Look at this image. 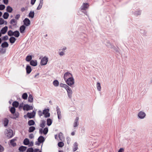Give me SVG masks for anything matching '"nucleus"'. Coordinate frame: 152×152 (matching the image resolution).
<instances>
[{
  "label": "nucleus",
  "mask_w": 152,
  "mask_h": 152,
  "mask_svg": "<svg viewBox=\"0 0 152 152\" xmlns=\"http://www.w3.org/2000/svg\"><path fill=\"white\" fill-rule=\"evenodd\" d=\"M66 84L69 86L72 87L75 83L74 80L73 78L72 77L68 78L66 80H65Z\"/></svg>",
  "instance_id": "f257e3e1"
},
{
  "label": "nucleus",
  "mask_w": 152,
  "mask_h": 152,
  "mask_svg": "<svg viewBox=\"0 0 152 152\" xmlns=\"http://www.w3.org/2000/svg\"><path fill=\"white\" fill-rule=\"evenodd\" d=\"M49 110L48 109H46L44 110L42 112V114L44 115L45 118L49 117L50 116V113H49Z\"/></svg>",
  "instance_id": "f03ea898"
},
{
  "label": "nucleus",
  "mask_w": 152,
  "mask_h": 152,
  "mask_svg": "<svg viewBox=\"0 0 152 152\" xmlns=\"http://www.w3.org/2000/svg\"><path fill=\"white\" fill-rule=\"evenodd\" d=\"M67 93L68 96L69 98H71L72 97V91L71 88L68 86L66 89Z\"/></svg>",
  "instance_id": "7ed1b4c3"
},
{
  "label": "nucleus",
  "mask_w": 152,
  "mask_h": 152,
  "mask_svg": "<svg viewBox=\"0 0 152 152\" xmlns=\"http://www.w3.org/2000/svg\"><path fill=\"white\" fill-rule=\"evenodd\" d=\"M48 61V58L47 57L45 56L43 57L41 60V64L42 65H46Z\"/></svg>",
  "instance_id": "20e7f679"
},
{
  "label": "nucleus",
  "mask_w": 152,
  "mask_h": 152,
  "mask_svg": "<svg viewBox=\"0 0 152 152\" xmlns=\"http://www.w3.org/2000/svg\"><path fill=\"white\" fill-rule=\"evenodd\" d=\"M72 77V74L69 72L65 73L64 75V78L65 80H66L68 78H71Z\"/></svg>",
  "instance_id": "39448f33"
},
{
  "label": "nucleus",
  "mask_w": 152,
  "mask_h": 152,
  "mask_svg": "<svg viewBox=\"0 0 152 152\" xmlns=\"http://www.w3.org/2000/svg\"><path fill=\"white\" fill-rule=\"evenodd\" d=\"M146 115L145 113L142 111L140 112L138 114V116L139 118L140 119H143L144 118Z\"/></svg>",
  "instance_id": "423d86ee"
},
{
  "label": "nucleus",
  "mask_w": 152,
  "mask_h": 152,
  "mask_svg": "<svg viewBox=\"0 0 152 152\" xmlns=\"http://www.w3.org/2000/svg\"><path fill=\"white\" fill-rule=\"evenodd\" d=\"M33 109V107L32 106H30L28 104L25 105L23 107V109L24 110H26L28 111L29 110H32Z\"/></svg>",
  "instance_id": "0eeeda50"
},
{
  "label": "nucleus",
  "mask_w": 152,
  "mask_h": 152,
  "mask_svg": "<svg viewBox=\"0 0 152 152\" xmlns=\"http://www.w3.org/2000/svg\"><path fill=\"white\" fill-rule=\"evenodd\" d=\"M107 46L109 48L113 50L116 52L118 51L117 48L115 47L114 46L111 45V44L109 43Z\"/></svg>",
  "instance_id": "6e6552de"
},
{
  "label": "nucleus",
  "mask_w": 152,
  "mask_h": 152,
  "mask_svg": "<svg viewBox=\"0 0 152 152\" xmlns=\"http://www.w3.org/2000/svg\"><path fill=\"white\" fill-rule=\"evenodd\" d=\"M7 136L9 138H11L12 137L13 135V132L12 130L9 129L7 130Z\"/></svg>",
  "instance_id": "1a4fd4ad"
},
{
  "label": "nucleus",
  "mask_w": 152,
  "mask_h": 152,
  "mask_svg": "<svg viewBox=\"0 0 152 152\" xmlns=\"http://www.w3.org/2000/svg\"><path fill=\"white\" fill-rule=\"evenodd\" d=\"M36 114V112L34 111H33L32 113H27V116L30 118H34Z\"/></svg>",
  "instance_id": "9d476101"
},
{
  "label": "nucleus",
  "mask_w": 152,
  "mask_h": 152,
  "mask_svg": "<svg viewBox=\"0 0 152 152\" xmlns=\"http://www.w3.org/2000/svg\"><path fill=\"white\" fill-rule=\"evenodd\" d=\"M89 6L88 3H83L81 7V9L82 10H86L88 8Z\"/></svg>",
  "instance_id": "9b49d317"
},
{
  "label": "nucleus",
  "mask_w": 152,
  "mask_h": 152,
  "mask_svg": "<svg viewBox=\"0 0 152 152\" xmlns=\"http://www.w3.org/2000/svg\"><path fill=\"white\" fill-rule=\"evenodd\" d=\"M24 24L26 26H29L30 24V22L29 20L27 18H25L23 20Z\"/></svg>",
  "instance_id": "f8f14e48"
},
{
  "label": "nucleus",
  "mask_w": 152,
  "mask_h": 152,
  "mask_svg": "<svg viewBox=\"0 0 152 152\" xmlns=\"http://www.w3.org/2000/svg\"><path fill=\"white\" fill-rule=\"evenodd\" d=\"M79 118L78 117H77L76 118L73 124L74 127H75L78 126L79 125Z\"/></svg>",
  "instance_id": "ddd939ff"
},
{
  "label": "nucleus",
  "mask_w": 152,
  "mask_h": 152,
  "mask_svg": "<svg viewBox=\"0 0 152 152\" xmlns=\"http://www.w3.org/2000/svg\"><path fill=\"white\" fill-rule=\"evenodd\" d=\"M10 23L13 26H15L17 25V22L15 19H12L10 21Z\"/></svg>",
  "instance_id": "4468645a"
},
{
  "label": "nucleus",
  "mask_w": 152,
  "mask_h": 152,
  "mask_svg": "<svg viewBox=\"0 0 152 152\" xmlns=\"http://www.w3.org/2000/svg\"><path fill=\"white\" fill-rule=\"evenodd\" d=\"M30 64L32 66H36L37 65V61L36 60H31L30 61Z\"/></svg>",
  "instance_id": "2eb2a0df"
},
{
  "label": "nucleus",
  "mask_w": 152,
  "mask_h": 152,
  "mask_svg": "<svg viewBox=\"0 0 152 152\" xmlns=\"http://www.w3.org/2000/svg\"><path fill=\"white\" fill-rule=\"evenodd\" d=\"M46 123V121L44 120H42L41 121V123L40 124V126L42 128H43L45 126V124Z\"/></svg>",
  "instance_id": "dca6fc26"
},
{
  "label": "nucleus",
  "mask_w": 152,
  "mask_h": 152,
  "mask_svg": "<svg viewBox=\"0 0 152 152\" xmlns=\"http://www.w3.org/2000/svg\"><path fill=\"white\" fill-rule=\"evenodd\" d=\"M8 29L7 27L5 26L4 28H2L1 30V32L2 34H4L7 32Z\"/></svg>",
  "instance_id": "f3484780"
},
{
  "label": "nucleus",
  "mask_w": 152,
  "mask_h": 152,
  "mask_svg": "<svg viewBox=\"0 0 152 152\" xmlns=\"http://www.w3.org/2000/svg\"><path fill=\"white\" fill-rule=\"evenodd\" d=\"M26 69L27 73L28 74H29L31 71V67L29 65L27 66Z\"/></svg>",
  "instance_id": "a211bd4d"
},
{
  "label": "nucleus",
  "mask_w": 152,
  "mask_h": 152,
  "mask_svg": "<svg viewBox=\"0 0 152 152\" xmlns=\"http://www.w3.org/2000/svg\"><path fill=\"white\" fill-rule=\"evenodd\" d=\"M25 28L26 27L22 25L21 26L20 28V33H23Z\"/></svg>",
  "instance_id": "6ab92c4d"
},
{
  "label": "nucleus",
  "mask_w": 152,
  "mask_h": 152,
  "mask_svg": "<svg viewBox=\"0 0 152 152\" xmlns=\"http://www.w3.org/2000/svg\"><path fill=\"white\" fill-rule=\"evenodd\" d=\"M38 140L39 143H42L44 141L45 139L43 137L40 136L38 138Z\"/></svg>",
  "instance_id": "aec40b11"
},
{
  "label": "nucleus",
  "mask_w": 152,
  "mask_h": 152,
  "mask_svg": "<svg viewBox=\"0 0 152 152\" xmlns=\"http://www.w3.org/2000/svg\"><path fill=\"white\" fill-rule=\"evenodd\" d=\"M58 136L60 140L63 141L64 140V138L62 133L60 132Z\"/></svg>",
  "instance_id": "412c9836"
},
{
  "label": "nucleus",
  "mask_w": 152,
  "mask_h": 152,
  "mask_svg": "<svg viewBox=\"0 0 152 152\" xmlns=\"http://www.w3.org/2000/svg\"><path fill=\"white\" fill-rule=\"evenodd\" d=\"M27 148V147L24 146H21L19 148V150L20 151L23 152L25 151Z\"/></svg>",
  "instance_id": "4be33fe9"
},
{
  "label": "nucleus",
  "mask_w": 152,
  "mask_h": 152,
  "mask_svg": "<svg viewBox=\"0 0 152 152\" xmlns=\"http://www.w3.org/2000/svg\"><path fill=\"white\" fill-rule=\"evenodd\" d=\"M9 44L7 42H5L2 43L1 44V46L2 48H7L8 47Z\"/></svg>",
  "instance_id": "5701e85b"
},
{
  "label": "nucleus",
  "mask_w": 152,
  "mask_h": 152,
  "mask_svg": "<svg viewBox=\"0 0 152 152\" xmlns=\"http://www.w3.org/2000/svg\"><path fill=\"white\" fill-rule=\"evenodd\" d=\"M32 57L31 55L27 56L26 58V60L28 62L30 61H31Z\"/></svg>",
  "instance_id": "b1692460"
},
{
  "label": "nucleus",
  "mask_w": 152,
  "mask_h": 152,
  "mask_svg": "<svg viewBox=\"0 0 152 152\" xmlns=\"http://www.w3.org/2000/svg\"><path fill=\"white\" fill-rule=\"evenodd\" d=\"M33 100V98L31 94L29 95L28 99V101L30 102H32Z\"/></svg>",
  "instance_id": "393cba45"
},
{
  "label": "nucleus",
  "mask_w": 152,
  "mask_h": 152,
  "mask_svg": "<svg viewBox=\"0 0 152 152\" xmlns=\"http://www.w3.org/2000/svg\"><path fill=\"white\" fill-rule=\"evenodd\" d=\"M13 35L15 36L16 37H18L20 35V33L19 32L17 31H15L13 32Z\"/></svg>",
  "instance_id": "a878e982"
},
{
  "label": "nucleus",
  "mask_w": 152,
  "mask_h": 152,
  "mask_svg": "<svg viewBox=\"0 0 152 152\" xmlns=\"http://www.w3.org/2000/svg\"><path fill=\"white\" fill-rule=\"evenodd\" d=\"M19 104L18 102L15 101L12 103V106L14 107H17L19 106Z\"/></svg>",
  "instance_id": "bb28decb"
},
{
  "label": "nucleus",
  "mask_w": 152,
  "mask_h": 152,
  "mask_svg": "<svg viewBox=\"0 0 152 152\" xmlns=\"http://www.w3.org/2000/svg\"><path fill=\"white\" fill-rule=\"evenodd\" d=\"M7 11L9 12H11L12 10V8L10 6H8L7 7Z\"/></svg>",
  "instance_id": "cd10ccee"
},
{
  "label": "nucleus",
  "mask_w": 152,
  "mask_h": 152,
  "mask_svg": "<svg viewBox=\"0 0 152 152\" xmlns=\"http://www.w3.org/2000/svg\"><path fill=\"white\" fill-rule=\"evenodd\" d=\"M16 39L14 37H11L9 39L10 42L12 43H13L16 40Z\"/></svg>",
  "instance_id": "c85d7f7f"
},
{
  "label": "nucleus",
  "mask_w": 152,
  "mask_h": 152,
  "mask_svg": "<svg viewBox=\"0 0 152 152\" xmlns=\"http://www.w3.org/2000/svg\"><path fill=\"white\" fill-rule=\"evenodd\" d=\"M47 124L48 126H50L52 123V120L50 118H48L47 120Z\"/></svg>",
  "instance_id": "c756f323"
},
{
  "label": "nucleus",
  "mask_w": 152,
  "mask_h": 152,
  "mask_svg": "<svg viewBox=\"0 0 152 152\" xmlns=\"http://www.w3.org/2000/svg\"><path fill=\"white\" fill-rule=\"evenodd\" d=\"M96 88L97 90L99 91H100L101 90V86L99 82H97L96 83Z\"/></svg>",
  "instance_id": "7c9ffc66"
},
{
  "label": "nucleus",
  "mask_w": 152,
  "mask_h": 152,
  "mask_svg": "<svg viewBox=\"0 0 152 152\" xmlns=\"http://www.w3.org/2000/svg\"><path fill=\"white\" fill-rule=\"evenodd\" d=\"M9 16V13L7 12H5L3 15V17L4 19H7L8 18Z\"/></svg>",
  "instance_id": "2f4dec72"
},
{
  "label": "nucleus",
  "mask_w": 152,
  "mask_h": 152,
  "mask_svg": "<svg viewBox=\"0 0 152 152\" xmlns=\"http://www.w3.org/2000/svg\"><path fill=\"white\" fill-rule=\"evenodd\" d=\"M9 122L7 118H5L4 119V126H7Z\"/></svg>",
  "instance_id": "473e14b6"
},
{
  "label": "nucleus",
  "mask_w": 152,
  "mask_h": 152,
  "mask_svg": "<svg viewBox=\"0 0 152 152\" xmlns=\"http://www.w3.org/2000/svg\"><path fill=\"white\" fill-rule=\"evenodd\" d=\"M61 87L64 88L66 89L69 86L68 85L66 84L61 83L60 84Z\"/></svg>",
  "instance_id": "72a5a7b5"
},
{
  "label": "nucleus",
  "mask_w": 152,
  "mask_h": 152,
  "mask_svg": "<svg viewBox=\"0 0 152 152\" xmlns=\"http://www.w3.org/2000/svg\"><path fill=\"white\" fill-rule=\"evenodd\" d=\"M59 82L57 80H55L53 81V85L54 86L56 87L58 86L59 85Z\"/></svg>",
  "instance_id": "f704fd0d"
},
{
  "label": "nucleus",
  "mask_w": 152,
  "mask_h": 152,
  "mask_svg": "<svg viewBox=\"0 0 152 152\" xmlns=\"http://www.w3.org/2000/svg\"><path fill=\"white\" fill-rule=\"evenodd\" d=\"M16 140L15 139H12L11 140L10 143L11 145L13 146H15L16 145V143L15 142Z\"/></svg>",
  "instance_id": "c9c22d12"
},
{
  "label": "nucleus",
  "mask_w": 152,
  "mask_h": 152,
  "mask_svg": "<svg viewBox=\"0 0 152 152\" xmlns=\"http://www.w3.org/2000/svg\"><path fill=\"white\" fill-rule=\"evenodd\" d=\"M5 24H7V22L6 21H5L2 18H0V25H2L4 24V23Z\"/></svg>",
  "instance_id": "e433bc0d"
},
{
  "label": "nucleus",
  "mask_w": 152,
  "mask_h": 152,
  "mask_svg": "<svg viewBox=\"0 0 152 152\" xmlns=\"http://www.w3.org/2000/svg\"><path fill=\"white\" fill-rule=\"evenodd\" d=\"M23 143L24 145H28L29 143V140L27 138L25 139L24 140Z\"/></svg>",
  "instance_id": "4c0bfd02"
},
{
  "label": "nucleus",
  "mask_w": 152,
  "mask_h": 152,
  "mask_svg": "<svg viewBox=\"0 0 152 152\" xmlns=\"http://www.w3.org/2000/svg\"><path fill=\"white\" fill-rule=\"evenodd\" d=\"M35 123L33 120H30L28 121V124L29 125H33Z\"/></svg>",
  "instance_id": "58836bf2"
},
{
  "label": "nucleus",
  "mask_w": 152,
  "mask_h": 152,
  "mask_svg": "<svg viewBox=\"0 0 152 152\" xmlns=\"http://www.w3.org/2000/svg\"><path fill=\"white\" fill-rule=\"evenodd\" d=\"M35 129V127L34 126H31L29 129V132H33Z\"/></svg>",
  "instance_id": "ea45409f"
},
{
  "label": "nucleus",
  "mask_w": 152,
  "mask_h": 152,
  "mask_svg": "<svg viewBox=\"0 0 152 152\" xmlns=\"http://www.w3.org/2000/svg\"><path fill=\"white\" fill-rule=\"evenodd\" d=\"M34 12L31 11L29 13V17L33 18L34 17Z\"/></svg>",
  "instance_id": "a19ab883"
},
{
  "label": "nucleus",
  "mask_w": 152,
  "mask_h": 152,
  "mask_svg": "<svg viewBox=\"0 0 152 152\" xmlns=\"http://www.w3.org/2000/svg\"><path fill=\"white\" fill-rule=\"evenodd\" d=\"M27 97H28V95H27V94L26 93H24L22 96V98L24 99H27Z\"/></svg>",
  "instance_id": "79ce46f5"
},
{
  "label": "nucleus",
  "mask_w": 152,
  "mask_h": 152,
  "mask_svg": "<svg viewBox=\"0 0 152 152\" xmlns=\"http://www.w3.org/2000/svg\"><path fill=\"white\" fill-rule=\"evenodd\" d=\"M43 4V2L40 1V3L39 4L37 8V10H40L41 8V7L42 6Z\"/></svg>",
  "instance_id": "37998d69"
},
{
  "label": "nucleus",
  "mask_w": 152,
  "mask_h": 152,
  "mask_svg": "<svg viewBox=\"0 0 152 152\" xmlns=\"http://www.w3.org/2000/svg\"><path fill=\"white\" fill-rule=\"evenodd\" d=\"M77 149V144L76 142H75L74 144V148H73V151H76Z\"/></svg>",
  "instance_id": "c03bdc74"
},
{
  "label": "nucleus",
  "mask_w": 152,
  "mask_h": 152,
  "mask_svg": "<svg viewBox=\"0 0 152 152\" xmlns=\"http://www.w3.org/2000/svg\"><path fill=\"white\" fill-rule=\"evenodd\" d=\"M13 32L12 30H10L8 32V34L10 36H13Z\"/></svg>",
  "instance_id": "a18cd8bd"
},
{
  "label": "nucleus",
  "mask_w": 152,
  "mask_h": 152,
  "mask_svg": "<svg viewBox=\"0 0 152 152\" xmlns=\"http://www.w3.org/2000/svg\"><path fill=\"white\" fill-rule=\"evenodd\" d=\"M15 108L14 107H12L10 109V111L12 114L14 113L15 112Z\"/></svg>",
  "instance_id": "49530a36"
},
{
  "label": "nucleus",
  "mask_w": 152,
  "mask_h": 152,
  "mask_svg": "<svg viewBox=\"0 0 152 152\" xmlns=\"http://www.w3.org/2000/svg\"><path fill=\"white\" fill-rule=\"evenodd\" d=\"M58 145L60 147H62L64 145V143L63 142H60L58 143Z\"/></svg>",
  "instance_id": "de8ad7c7"
},
{
  "label": "nucleus",
  "mask_w": 152,
  "mask_h": 152,
  "mask_svg": "<svg viewBox=\"0 0 152 152\" xmlns=\"http://www.w3.org/2000/svg\"><path fill=\"white\" fill-rule=\"evenodd\" d=\"M48 132V129L47 128H45L43 130V133L45 134H47Z\"/></svg>",
  "instance_id": "09e8293b"
},
{
  "label": "nucleus",
  "mask_w": 152,
  "mask_h": 152,
  "mask_svg": "<svg viewBox=\"0 0 152 152\" xmlns=\"http://www.w3.org/2000/svg\"><path fill=\"white\" fill-rule=\"evenodd\" d=\"M56 110L57 111V115L61 114V112L60 110V109L58 106L56 107Z\"/></svg>",
  "instance_id": "8fccbe9b"
},
{
  "label": "nucleus",
  "mask_w": 152,
  "mask_h": 152,
  "mask_svg": "<svg viewBox=\"0 0 152 152\" xmlns=\"http://www.w3.org/2000/svg\"><path fill=\"white\" fill-rule=\"evenodd\" d=\"M59 54L60 56H62L65 55V52L61 50L59 51Z\"/></svg>",
  "instance_id": "3c124183"
},
{
  "label": "nucleus",
  "mask_w": 152,
  "mask_h": 152,
  "mask_svg": "<svg viewBox=\"0 0 152 152\" xmlns=\"http://www.w3.org/2000/svg\"><path fill=\"white\" fill-rule=\"evenodd\" d=\"M34 150L32 148H28L26 152H33Z\"/></svg>",
  "instance_id": "603ef678"
},
{
  "label": "nucleus",
  "mask_w": 152,
  "mask_h": 152,
  "mask_svg": "<svg viewBox=\"0 0 152 152\" xmlns=\"http://www.w3.org/2000/svg\"><path fill=\"white\" fill-rule=\"evenodd\" d=\"M5 8V6L4 5H0V10H3Z\"/></svg>",
  "instance_id": "864d4df0"
},
{
  "label": "nucleus",
  "mask_w": 152,
  "mask_h": 152,
  "mask_svg": "<svg viewBox=\"0 0 152 152\" xmlns=\"http://www.w3.org/2000/svg\"><path fill=\"white\" fill-rule=\"evenodd\" d=\"M8 39V37L6 35L5 36H4L2 38V40H6Z\"/></svg>",
  "instance_id": "5fc2aeb1"
},
{
  "label": "nucleus",
  "mask_w": 152,
  "mask_h": 152,
  "mask_svg": "<svg viewBox=\"0 0 152 152\" xmlns=\"http://www.w3.org/2000/svg\"><path fill=\"white\" fill-rule=\"evenodd\" d=\"M4 148L3 147L0 145V152H2L3 151Z\"/></svg>",
  "instance_id": "6e6d98bb"
},
{
  "label": "nucleus",
  "mask_w": 152,
  "mask_h": 152,
  "mask_svg": "<svg viewBox=\"0 0 152 152\" xmlns=\"http://www.w3.org/2000/svg\"><path fill=\"white\" fill-rule=\"evenodd\" d=\"M20 15L19 14L17 15L15 17V19L18 20L20 17Z\"/></svg>",
  "instance_id": "4d7b16f0"
},
{
  "label": "nucleus",
  "mask_w": 152,
  "mask_h": 152,
  "mask_svg": "<svg viewBox=\"0 0 152 152\" xmlns=\"http://www.w3.org/2000/svg\"><path fill=\"white\" fill-rule=\"evenodd\" d=\"M4 3L5 4H7L8 3V0H3Z\"/></svg>",
  "instance_id": "13d9d810"
},
{
  "label": "nucleus",
  "mask_w": 152,
  "mask_h": 152,
  "mask_svg": "<svg viewBox=\"0 0 152 152\" xmlns=\"http://www.w3.org/2000/svg\"><path fill=\"white\" fill-rule=\"evenodd\" d=\"M124 149L123 148H120L118 150V152H124Z\"/></svg>",
  "instance_id": "bf43d9fd"
},
{
  "label": "nucleus",
  "mask_w": 152,
  "mask_h": 152,
  "mask_svg": "<svg viewBox=\"0 0 152 152\" xmlns=\"http://www.w3.org/2000/svg\"><path fill=\"white\" fill-rule=\"evenodd\" d=\"M66 49V47H64L63 48H62L59 49V51H61V50L64 51V50H65Z\"/></svg>",
  "instance_id": "052dcab7"
},
{
  "label": "nucleus",
  "mask_w": 152,
  "mask_h": 152,
  "mask_svg": "<svg viewBox=\"0 0 152 152\" xmlns=\"http://www.w3.org/2000/svg\"><path fill=\"white\" fill-rule=\"evenodd\" d=\"M39 133L40 134H41L43 133V130L42 128H40L39 130Z\"/></svg>",
  "instance_id": "680f3d73"
},
{
  "label": "nucleus",
  "mask_w": 152,
  "mask_h": 152,
  "mask_svg": "<svg viewBox=\"0 0 152 152\" xmlns=\"http://www.w3.org/2000/svg\"><path fill=\"white\" fill-rule=\"evenodd\" d=\"M38 114L40 116H42V114H42V113L41 111H38Z\"/></svg>",
  "instance_id": "e2e57ef3"
},
{
  "label": "nucleus",
  "mask_w": 152,
  "mask_h": 152,
  "mask_svg": "<svg viewBox=\"0 0 152 152\" xmlns=\"http://www.w3.org/2000/svg\"><path fill=\"white\" fill-rule=\"evenodd\" d=\"M36 0H31V4L32 5H34L36 1Z\"/></svg>",
  "instance_id": "0e129e2a"
},
{
  "label": "nucleus",
  "mask_w": 152,
  "mask_h": 152,
  "mask_svg": "<svg viewBox=\"0 0 152 152\" xmlns=\"http://www.w3.org/2000/svg\"><path fill=\"white\" fill-rule=\"evenodd\" d=\"M18 115H19L18 113H15V116H14V117H13V118H15L18 117Z\"/></svg>",
  "instance_id": "69168bd1"
},
{
  "label": "nucleus",
  "mask_w": 152,
  "mask_h": 152,
  "mask_svg": "<svg viewBox=\"0 0 152 152\" xmlns=\"http://www.w3.org/2000/svg\"><path fill=\"white\" fill-rule=\"evenodd\" d=\"M140 11H138L137 12H135V14L136 15H140Z\"/></svg>",
  "instance_id": "338daca9"
},
{
  "label": "nucleus",
  "mask_w": 152,
  "mask_h": 152,
  "mask_svg": "<svg viewBox=\"0 0 152 152\" xmlns=\"http://www.w3.org/2000/svg\"><path fill=\"white\" fill-rule=\"evenodd\" d=\"M29 138L32 139L34 137V135L32 134H30L29 136Z\"/></svg>",
  "instance_id": "774afa93"
}]
</instances>
